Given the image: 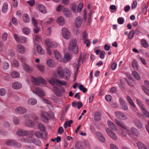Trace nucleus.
Returning a JSON list of instances; mask_svg holds the SVG:
<instances>
[{"instance_id":"nucleus-1","label":"nucleus","mask_w":149,"mask_h":149,"mask_svg":"<svg viewBox=\"0 0 149 149\" xmlns=\"http://www.w3.org/2000/svg\"><path fill=\"white\" fill-rule=\"evenodd\" d=\"M54 75L56 77L60 79L64 78L66 80L69 79L70 77V72L67 68L63 70L61 67H58L57 71L54 73Z\"/></svg>"},{"instance_id":"nucleus-2","label":"nucleus","mask_w":149,"mask_h":149,"mask_svg":"<svg viewBox=\"0 0 149 149\" xmlns=\"http://www.w3.org/2000/svg\"><path fill=\"white\" fill-rule=\"evenodd\" d=\"M68 49L70 51H72L74 54H78V48L75 40H72L70 42L68 45Z\"/></svg>"},{"instance_id":"nucleus-3","label":"nucleus","mask_w":149,"mask_h":149,"mask_svg":"<svg viewBox=\"0 0 149 149\" xmlns=\"http://www.w3.org/2000/svg\"><path fill=\"white\" fill-rule=\"evenodd\" d=\"M49 83L51 84L54 85L55 84L57 85H61L66 86L67 85V83L63 81H61L56 79L54 77H52L49 80Z\"/></svg>"},{"instance_id":"nucleus-4","label":"nucleus","mask_w":149,"mask_h":149,"mask_svg":"<svg viewBox=\"0 0 149 149\" xmlns=\"http://www.w3.org/2000/svg\"><path fill=\"white\" fill-rule=\"evenodd\" d=\"M115 121L117 125L125 130H126L127 133L130 136L132 135L130 129L127 127L123 122L117 119H115Z\"/></svg>"},{"instance_id":"nucleus-5","label":"nucleus","mask_w":149,"mask_h":149,"mask_svg":"<svg viewBox=\"0 0 149 149\" xmlns=\"http://www.w3.org/2000/svg\"><path fill=\"white\" fill-rule=\"evenodd\" d=\"M32 81L33 84L36 85H39L40 84L45 85L47 84L46 81L40 77L36 78L34 77H32Z\"/></svg>"},{"instance_id":"nucleus-6","label":"nucleus","mask_w":149,"mask_h":149,"mask_svg":"<svg viewBox=\"0 0 149 149\" xmlns=\"http://www.w3.org/2000/svg\"><path fill=\"white\" fill-rule=\"evenodd\" d=\"M16 134L19 136H25L27 134H30L32 136L34 135V132L32 130L27 131L24 130L19 129L16 132Z\"/></svg>"},{"instance_id":"nucleus-7","label":"nucleus","mask_w":149,"mask_h":149,"mask_svg":"<svg viewBox=\"0 0 149 149\" xmlns=\"http://www.w3.org/2000/svg\"><path fill=\"white\" fill-rule=\"evenodd\" d=\"M45 45L47 47L50 48H56L58 46V44L55 42L52 41L49 38L46 39L45 40Z\"/></svg>"},{"instance_id":"nucleus-8","label":"nucleus","mask_w":149,"mask_h":149,"mask_svg":"<svg viewBox=\"0 0 149 149\" xmlns=\"http://www.w3.org/2000/svg\"><path fill=\"white\" fill-rule=\"evenodd\" d=\"M13 36L16 41L18 42L24 43L26 41V38L24 36H19L15 33L13 35Z\"/></svg>"},{"instance_id":"nucleus-9","label":"nucleus","mask_w":149,"mask_h":149,"mask_svg":"<svg viewBox=\"0 0 149 149\" xmlns=\"http://www.w3.org/2000/svg\"><path fill=\"white\" fill-rule=\"evenodd\" d=\"M28 135H29V136L26 138L22 137L21 139V141L27 143H30L32 142L36 144V141L35 139L33 138L32 136H31L30 134Z\"/></svg>"},{"instance_id":"nucleus-10","label":"nucleus","mask_w":149,"mask_h":149,"mask_svg":"<svg viewBox=\"0 0 149 149\" xmlns=\"http://www.w3.org/2000/svg\"><path fill=\"white\" fill-rule=\"evenodd\" d=\"M33 92L40 97H42L45 95V93L43 90L39 87L36 88L35 90H33Z\"/></svg>"},{"instance_id":"nucleus-11","label":"nucleus","mask_w":149,"mask_h":149,"mask_svg":"<svg viewBox=\"0 0 149 149\" xmlns=\"http://www.w3.org/2000/svg\"><path fill=\"white\" fill-rule=\"evenodd\" d=\"M106 132L108 135L112 139L116 140L117 139V136L116 134L113 131L110 130L108 128L105 129Z\"/></svg>"},{"instance_id":"nucleus-12","label":"nucleus","mask_w":149,"mask_h":149,"mask_svg":"<svg viewBox=\"0 0 149 149\" xmlns=\"http://www.w3.org/2000/svg\"><path fill=\"white\" fill-rule=\"evenodd\" d=\"M119 102L122 109L125 110H127L128 109L127 104L124 100L122 97L119 98Z\"/></svg>"},{"instance_id":"nucleus-13","label":"nucleus","mask_w":149,"mask_h":149,"mask_svg":"<svg viewBox=\"0 0 149 149\" xmlns=\"http://www.w3.org/2000/svg\"><path fill=\"white\" fill-rule=\"evenodd\" d=\"M62 34L65 39H68L70 36V33L68 30L66 28H63L62 29Z\"/></svg>"},{"instance_id":"nucleus-14","label":"nucleus","mask_w":149,"mask_h":149,"mask_svg":"<svg viewBox=\"0 0 149 149\" xmlns=\"http://www.w3.org/2000/svg\"><path fill=\"white\" fill-rule=\"evenodd\" d=\"M116 116L118 118L123 120L127 119V116L123 113L119 111H116L114 113Z\"/></svg>"},{"instance_id":"nucleus-15","label":"nucleus","mask_w":149,"mask_h":149,"mask_svg":"<svg viewBox=\"0 0 149 149\" xmlns=\"http://www.w3.org/2000/svg\"><path fill=\"white\" fill-rule=\"evenodd\" d=\"M53 90L56 95L57 96L59 97L62 96V93L64 91L63 89V88L60 90L56 87H54L53 88Z\"/></svg>"},{"instance_id":"nucleus-16","label":"nucleus","mask_w":149,"mask_h":149,"mask_svg":"<svg viewBox=\"0 0 149 149\" xmlns=\"http://www.w3.org/2000/svg\"><path fill=\"white\" fill-rule=\"evenodd\" d=\"M41 118L44 122L47 123L48 121L49 116V114L47 112H42Z\"/></svg>"},{"instance_id":"nucleus-17","label":"nucleus","mask_w":149,"mask_h":149,"mask_svg":"<svg viewBox=\"0 0 149 149\" xmlns=\"http://www.w3.org/2000/svg\"><path fill=\"white\" fill-rule=\"evenodd\" d=\"M82 22V18L81 17L78 16L76 17L75 20V24L77 28L79 27Z\"/></svg>"},{"instance_id":"nucleus-18","label":"nucleus","mask_w":149,"mask_h":149,"mask_svg":"<svg viewBox=\"0 0 149 149\" xmlns=\"http://www.w3.org/2000/svg\"><path fill=\"white\" fill-rule=\"evenodd\" d=\"M15 111L17 113L23 114L25 113L26 112L27 110L25 108L22 107H19L16 108Z\"/></svg>"},{"instance_id":"nucleus-19","label":"nucleus","mask_w":149,"mask_h":149,"mask_svg":"<svg viewBox=\"0 0 149 149\" xmlns=\"http://www.w3.org/2000/svg\"><path fill=\"white\" fill-rule=\"evenodd\" d=\"M17 51L21 54L24 53L25 51V47L21 44H18L17 46Z\"/></svg>"},{"instance_id":"nucleus-20","label":"nucleus","mask_w":149,"mask_h":149,"mask_svg":"<svg viewBox=\"0 0 149 149\" xmlns=\"http://www.w3.org/2000/svg\"><path fill=\"white\" fill-rule=\"evenodd\" d=\"M22 66L24 70L27 72H31L33 70L32 68L26 63L22 64Z\"/></svg>"},{"instance_id":"nucleus-21","label":"nucleus","mask_w":149,"mask_h":149,"mask_svg":"<svg viewBox=\"0 0 149 149\" xmlns=\"http://www.w3.org/2000/svg\"><path fill=\"white\" fill-rule=\"evenodd\" d=\"M135 125L139 128L141 129L143 127V124L137 119L135 118L134 120Z\"/></svg>"},{"instance_id":"nucleus-22","label":"nucleus","mask_w":149,"mask_h":149,"mask_svg":"<svg viewBox=\"0 0 149 149\" xmlns=\"http://www.w3.org/2000/svg\"><path fill=\"white\" fill-rule=\"evenodd\" d=\"M22 86L21 84L17 81L15 82L12 85L13 88L15 89H19L21 88Z\"/></svg>"},{"instance_id":"nucleus-23","label":"nucleus","mask_w":149,"mask_h":149,"mask_svg":"<svg viewBox=\"0 0 149 149\" xmlns=\"http://www.w3.org/2000/svg\"><path fill=\"white\" fill-rule=\"evenodd\" d=\"M96 135L99 140L102 142H104L105 141V138L103 136L102 134L100 132H97Z\"/></svg>"},{"instance_id":"nucleus-24","label":"nucleus","mask_w":149,"mask_h":149,"mask_svg":"<svg viewBox=\"0 0 149 149\" xmlns=\"http://www.w3.org/2000/svg\"><path fill=\"white\" fill-rule=\"evenodd\" d=\"M109 127L114 131L117 130V128L116 125L111 121H108L107 122Z\"/></svg>"},{"instance_id":"nucleus-25","label":"nucleus","mask_w":149,"mask_h":149,"mask_svg":"<svg viewBox=\"0 0 149 149\" xmlns=\"http://www.w3.org/2000/svg\"><path fill=\"white\" fill-rule=\"evenodd\" d=\"M63 13L64 15L67 17H70L71 16V14L68 8H65L63 10Z\"/></svg>"},{"instance_id":"nucleus-26","label":"nucleus","mask_w":149,"mask_h":149,"mask_svg":"<svg viewBox=\"0 0 149 149\" xmlns=\"http://www.w3.org/2000/svg\"><path fill=\"white\" fill-rule=\"evenodd\" d=\"M71 58V54H66L64 56L63 62L64 63H67L70 60Z\"/></svg>"},{"instance_id":"nucleus-27","label":"nucleus","mask_w":149,"mask_h":149,"mask_svg":"<svg viewBox=\"0 0 149 149\" xmlns=\"http://www.w3.org/2000/svg\"><path fill=\"white\" fill-rule=\"evenodd\" d=\"M38 9L39 11L43 14L47 13V10L45 6L42 5H40L38 6Z\"/></svg>"},{"instance_id":"nucleus-28","label":"nucleus","mask_w":149,"mask_h":149,"mask_svg":"<svg viewBox=\"0 0 149 149\" xmlns=\"http://www.w3.org/2000/svg\"><path fill=\"white\" fill-rule=\"evenodd\" d=\"M25 124L27 126L31 127H33L34 126L33 122L29 119L25 121Z\"/></svg>"},{"instance_id":"nucleus-29","label":"nucleus","mask_w":149,"mask_h":149,"mask_svg":"<svg viewBox=\"0 0 149 149\" xmlns=\"http://www.w3.org/2000/svg\"><path fill=\"white\" fill-rule=\"evenodd\" d=\"M8 4L7 3H4L2 6V11L3 13H6L8 9Z\"/></svg>"},{"instance_id":"nucleus-30","label":"nucleus","mask_w":149,"mask_h":149,"mask_svg":"<svg viewBox=\"0 0 149 149\" xmlns=\"http://www.w3.org/2000/svg\"><path fill=\"white\" fill-rule=\"evenodd\" d=\"M54 54L56 59L59 61H61L62 60V57L60 54L57 51H54Z\"/></svg>"},{"instance_id":"nucleus-31","label":"nucleus","mask_w":149,"mask_h":149,"mask_svg":"<svg viewBox=\"0 0 149 149\" xmlns=\"http://www.w3.org/2000/svg\"><path fill=\"white\" fill-rule=\"evenodd\" d=\"M127 100L129 102V103L134 108H135L136 107L134 103V102L132 101L131 98L129 96H127L126 97Z\"/></svg>"},{"instance_id":"nucleus-32","label":"nucleus","mask_w":149,"mask_h":149,"mask_svg":"<svg viewBox=\"0 0 149 149\" xmlns=\"http://www.w3.org/2000/svg\"><path fill=\"white\" fill-rule=\"evenodd\" d=\"M37 100L34 98H31L29 99L27 102V103L29 104L32 105H35L37 103Z\"/></svg>"},{"instance_id":"nucleus-33","label":"nucleus","mask_w":149,"mask_h":149,"mask_svg":"<svg viewBox=\"0 0 149 149\" xmlns=\"http://www.w3.org/2000/svg\"><path fill=\"white\" fill-rule=\"evenodd\" d=\"M137 144L139 149H148L145 145L142 142H138Z\"/></svg>"},{"instance_id":"nucleus-34","label":"nucleus","mask_w":149,"mask_h":149,"mask_svg":"<svg viewBox=\"0 0 149 149\" xmlns=\"http://www.w3.org/2000/svg\"><path fill=\"white\" fill-rule=\"evenodd\" d=\"M57 22L59 24L62 26L65 23L64 19L62 17H58L57 19Z\"/></svg>"},{"instance_id":"nucleus-35","label":"nucleus","mask_w":149,"mask_h":149,"mask_svg":"<svg viewBox=\"0 0 149 149\" xmlns=\"http://www.w3.org/2000/svg\"><path fill=\"white\" fill-rule=\"evenodd\" d=\"M132 133L136 136H139L140 134L139 131L134 127H132L131 129Z\"/></svg>"},{"instance_id":"nucleus-36","label":"nucleus","mask_w":149,"mask_h":149,"mask_svg":"<svg viewBox=\"0 0 149 149\" xmlns=\"http://www.w3.org/2000/svg\"><path fill=\"white\" fill-rule=\"evenodd\" d=\"M101 115L100 113L96 112L95 113L94 115V119L95 121H98L100 120L101 118Z\"/></svg>"},{"instance_id":"nucleus-37","label":"nucleus","mask_w":149,"mask_h":149,"mask_svg":"<svg viewBox=\"0 0 149 149\" xmlns=\"http://www.w3.org/2000/svg\"><path fill=\"white\" fill-rule=\"evenodd\" d=\"M36 49L38 53L40 54H44V50L40 46H38L37 47Z\"/></svg>"},{"instance_id":"nucleus-38","label":"nucleus","mask_w":149,"mask_h":149,"mask_svg":"<svg viewBox=\"0 0 149 149\" xmlns=\"http://www.w3.org/2000/svg\"><path fill=\"white\" fill-rule=\"evenodd\" d=\"M11 76L13 78H17L19 77V74L18 72L13 71L11 73Z\"/></svg>"},{"instance_id":"nucleus-39","label":"nucleus","mask_w":149,"mask_h":149,"mask_svg":"<svg viewBox=\"0 0 149 149\" xmlns=\"http://www.w3.org/2000/svg\"><path fill=\"white\" fill-rule=\"evenodd\" d=\"M88 57V56L85 53L82 54V53H81L80 54L79 59H80V60L81 61V60L82 59L83 61H84V60L87 58Z\"/></svg>"},{"instance_id":"nucleus-40","label":"nucleus","mask_w":149,"mask_h":149,"mask_svg":"<svg viewBox=\"0 0 149 149\" xmlns=\"http://www.w3.org/2000/svg\"><path fill=\"white\" fill-rule=\"evenodd\" d=\"M132 74L135 78L137 80H140V77L139 74L138 72L135 71H133L132 72Z\"/></svg>"},{"instance_id":"nucleus-41","label":"nucleus","mask_w":149,"mask_h":149,"mask_svg":"<svg viewBox=\"0 0 149 149\" xmlns=\"http://www.w3.org/2000/svg\"><path fill=\"white\" fill-rule=\"evenodd\" d=\"M47 64L49 67H53L54 65V63L52 59H49L47 61Z\"/></svg>"},{"instance_id":"nucleus-42","label":"nucleus","mask_w":149,"mask_h":149,"mask_svg":"<svg viewBox=\"0 0 149 149\" xmlns=\"http://www.w3.org/2000/svg\"><path fill=\"white\" fill-rule=\"evenodd\" d=\"M141 111L143 114L146 117L149 118V112L146 109L145 107L142 108L141 109Z\"/></svg>"},{"instance_id":"nucleus-43","label":"nucleus","mask_w":149,"mask_h":149,"mask_svg":"<svg viewBox=\"0 0 149 149\" xmlns=\"http://www.w3.org/2000/svg\"><path fill=\"white\" fill-rule=\"evenodd\" d=\"M75 147L77 149H82L83 148L82 143L81 141H78L75 144Z\"/></svg>"},{"instance_id":"nucleus-44","label":"nucleus","mask_w":149,"mask_h":149,"mask_svg":"<svg viewBox=\"0 0 149 149\" xmlns=\"http://www.w3.org/2000/svg\"><path fill=\"white\" fill-rule=\"evenodd\" d=\"M132 67L134 69L136 70L138 68V65L136 60L134 59L132 62Z\"/></svg>"},{"instance_id":"nucleus-45","label":"nucleus","mask_w":149,"mask_h":149,"mask_svg":"<svg viewBox=\"0 0 149 149\" xmlns=\"http://www.w3.org/2000/svg\"><path fill=\"white\" fill-rule=\"evenodd\" d=\"M141 42V45L143 47L146 48L148 47V44L145 40L142 39Z\"/></svg>"},{"instance_id":"nucleus-46","label":"nucleus","mask_w":149,"mask_h":149,"mask_svg":"<svg viewBox=\"0 0 149 149\" xmlns=\"http://www.w3.org/2000/svg\"><path fill=\"white\" fill-rule=\"evenodd\" d=\"M136 101L137 104L139 105V106L140 107L141 109H142V108L145 107L144 105L142 103L141 101L139 99H136Z\"/></svg>"},{"instance_id":"nucleus-47","label":"nucleus","mask_w":149,"mask_h":149,"mask_svg":"<svg viewBox=\"0 0 149 149\" xmlns=\"http://www.w3.org/2000/svg\"><path fill=\"white\" fill-rule=\"evenodd\" d=\"M72 122L73 120H70L65 122L64 125V128H66L68 127H70V124H72Z\"/></svg>"},{"instance_id":"nucleus-48","label":"nucleus","mask_w":149,"mask_h":149,"mask_svg":"<svg viewBox=\"0 0 149 149\" xmlns=\"http://www.w3.org/2000/svg\"><path fill=\"white\" fill-rule=\"evenodd\" d=\"M23 20L24 22H29V15L27 14H25L23 16Z\"/></svg>"},{"instance_id":"nucleus-49","label":"nucleus","mask_w":149,"mask_h":149,"mask_svg":"<svg viewBox=\"0 0 149 149\" xmlns=\"http://www.w3.org/2000/svg\"><path fill=\"white\" fill-rule=\"evenodd\" d=\"M39 129L42 131L45 132L46 130L45 126L42 124H39L38 125Z\"/></svg>"},{"instance_id":"nucleus-50","label":"nucleus","mask_w":149,"mask_h":149,"mask_svg":"<svg viewBox=\"0 0 149 149\" xmlns=\"http://www.w3.org/2000/svg\"><path fill=\"white\" fill-rule=\"evenodd\" d=\"M14 140H8L6 142V145L10 146H13L14 143Z\"/></svg>"},{"instance_id":"nucleus-51","label":"nucleus","mask_w":149,"mask_h":149,"mask_svg":"<svg viewBox=\"0 0 149 149\" xmlns=\"http://www.w3.org/2000/svg\"><path fill=\"white\" fill-rule=\"evenodd\" d=\"M83 3H80L78 5L77 8V11L78 13H80L81 11L83 6Z\"/></svg>"},{"instance_id":"nucleus-52","label":"nucleus","mask_w":149,"mask_h":149,"mask_svg":"<svg viewBox=\"0 0 149 149\" xmlns=\"http://www.w3.org/2000/svg\"><path fill=\"white\" fill-rule=\"evenodd\" d=\"M37 67L40 72H43L45 70V66L43 65L38 64Z\"/></svg>"},{"instance_id":"nucleus-53","label":"nucleus","mask_w":149,"mask_h":149,"mask_svg":"<svg viewBox=\"0 0 149 149\" xmlns=\"http://www.w3.org/2000/svg\"><path fill=\"white\" fill-rule=\"evenodd\" d=\"M82 39L84 40V41L88 40L87 33L86 31H84L82 33Z\"/></svg>"},{"instance_id":"nucleus-54","label":"nucleus","mask_w":149,"mask_h":149,"mask_svg":"<svg viewBox=\"0 0 149 149\" xmlns=\"http://www.w3.org/2000/svg\"><path fill=\"white\" fill-rule=\"evenodd\" d=\"M79 89L80 91H82L84 93H85L87 91V89L84 88L82 85H80L79 86Z\"/></svg>"},{"instance_id":"nucleus-55","label":"nucleus","mask_w":149,"mask_h":149,"mask_svg":"<svg viewBox=\"0 0 149 149\" xmlns=\"http://www.w3.org/2000/svg\"><path fill=\"white\" fill-rule=\"evenodd\" d=\"M22 31L24 34L28 35L30 32V29L28 28H24L23 29Z\"/></svg>"},{"instance_id":"nucleus-56","label":"nucleus","mask_w":149,"mask_h":149,"mask_svg":"<svg viewBox=\"0 0 149 149\" xmlns=\"http://www.w3.org/2000/svg\"><path fill=\"white\" fill-rule=\"evenodd\" d=\"M32 22L34 26L35 27H37L38 25V24L36 20L33 17H32L31 18Z\"/></svg>"},{"instance_id":"nucleus-57","label":"nucleus","mask_w":149,"mask_h":149,"mask_svg":"<svg viewBox=\"0 0 149 149\" xmlns=\"http://www.w3.org/2000/svg\"><path fill=\"white\" fill-rule=\"evenodd\" d=\"M134 31L133 30H132L130 31L129 34L128 38L130 39H132L134 36Z\"/></svg>"},{"instance_id":"nucleus-58","label":"nucleus","mask_w":149,"mask_h":149,"mask_svg":"<svg viewBox=\"0 0 149 149\" xmlns=\"http://www.w3.org/2000/svg\"><path fill=\"white\" fill-rule=\"evenodd\" d=\"M35 135L37 137L41 138L42 137V133L40 132L37 131L35 133Z\"/></svg>"},{"instance_id":"nucleus-59","label":"nucleus","mask_w":149,"mask_h":149,"mask_svg":"<svg viewBox=\"0 0 149 149\" xmlns=\"http://www.w3.org/2000/svg\"><path fill=\"white\" fill-rule=\"evenodd\" d=\"M124 20L122 17H120L117 20L118 23L120 24H122L124 22Z\"/></svg>"},{"instance_id":"nucleus-60","label":"nucleus","mask_w":149,"mask_h":149,"mask_svg":"<svg viewBox=\"0 0 149 149\" xmlns=\"http://www.w3.org/2000/svg\"><path fill=\"white\" fill-rule=\"evenodd\" d=\"M13 121L15 125L18 124L19 123V119L16 117H14Z\"/></svg>"},{"instance_id":"nucleus-61","label":"nucleus","mask_w":149,"mask_h":149,"mask_svg":"<svg viewBox=\"0 0 149 149\" xmlns=\"http://www.w3.org/2000/svg\"><path fill=\"white\" fill-rule=\"evenodd\" d=\"M9 65L6 62H5L3 63V68L4 69L6 70L8 69L9 67Z\"/></svg>"},{"instance_id":"nucleus-62","label":"nucleus","mask_w":149,"mask_h":149,"mask_svg":"<svg viewBox=\"0 0 149 149\" xmlns=\"http://www.w3.org/2000/svg\"><path fill=\"white\" fill-rule=\"evenodd\" d=\"M27 3L31 6H33L35 4V1L34 0H30L27 1Z\"/></svg>"},{"instance_id":"nucleus-63","label":"nucleus","mask_w":149,"mask_h":149,"mask_svg":"<svg viewBox=\"0 0 149 149\" xmlns=\"http://www.w3.org/2000/svg\"><path fill=\"white\" fill-rule=\"evenodd\" d=\"M8 37V34L7 33H4L2 35V39L3 41H5L7 39Z\"/></svg>"},{"instance_id":"nucleus-64","label":"nucleus","mask_w":149,"mask_h":149,"mask_svg":"<svg viewBox=\"0 0 149 149\" xmlns=\"http://www.w3.org/2000/svg\"><path fill=\"white\" fill-rule=\"evenodd\" d=\"M112 99V97L111 96L109 95H107L105 97L106 100L108 102H109L111 101Z\"/></svg>"}]
</instances>
